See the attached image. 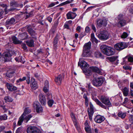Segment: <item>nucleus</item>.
<instances>
[{
  "mask_svg": "<svg viewBox=\"0 0 133 133\" xmlns=\"http://www.w3.org/2000/svg\"><path fill=\"white\" fill-rule=\"evenodd\" d=\"M123 68L125 70H130L131 69V67L128 66L124 65L123 66Z\"/></svg>",
  "mask_w": 133,
  "mask_h": 133,
  "instance_id": "obj_54",
  "label": "nucleus"
},
{
  "mask_svg": "<svg viewBox=\"0 0 133 133\" xmlns=\"http://www.w3.org/2000/svg\"><path fill=\"white\" fill-rule=\"evenodd\" d=\"M88 116L90 120L91 121L92 119V117L94 114V113L89 112V109H88Z\"/></svg>",
  "mask_w": 133,
  "mask_h": 133,
  "instance_id": "obj_47",
  "label": "nucleus"
},
{
  "mask_svg": "<svg viewBox=\"0 0 133 133\" xmlns=\"http://www.w3.org/2000/svg\"><path fill=\"white\" fill-rule=\"evenodd\" d=\"M33 106L34 108L36 109L37 113H41L43 112V108L38 101H35L34 102Z\"/></svg>",
  "mask_w": 133,
  "mask_h": 133,
  "instance_id": "obj_8",
  "label": "nucleus"
},
{
  "mask_svg": "<svg viewBox=\"0 0 133 133\" xmlns=\"http://www.w3.org/2000/svg\"><path fill=\"white\" fill-rule=\"evenodd\" d=\"M62 38L60 34H57L56 36L54 38L53 47L54 49L56 50L58 47L57 44L59 40Z\"/></svg>",
  "mask_w": 133,
  "mask_h": 133,
  "instance_id": "obj_11",
  "label": "nucleus"
},
{
  "mask_svg": "<svg viewBox=\"0 0 133 133\" xmlns=\"http://www.w3.org/2000/svg\"><path fill=\"white\" fill-rule=\"evenodd\" d=\"M100 48L102 52L107 55H112L115 53L114 50L113 48L106 45H102Z\"/></svg>",
  "mask_w": 133,
  "mask_h": 133,
  "instance_id": "obj_3",
  "label": "nucleus"
},
{
  "mask_svg": "<svg viewBox=\"0 0 133 133\" xmlns=\"http://www.w3.org/2000/svg\"><path fill=\"white\" fill-rule=\"evenodd\" d=\"M83 52L82 55L83 57H88L91 56V54L89 51L83 50Z\"/></svg>",
  "mask_w": 133,
  "mask_h": 133,
  "instance_id": "obj_28",
  "label": "nucleus"
},
{
  "mask_svg": "<svg viewBox=\"0 0 133 133\" xmlns=\"http://www.w3.org/2000/svg\"><path fill=\"white\" fill-rule=\"evenodd\" d=\"M70 12L71 17H72V18H73L72 19H73L75 18L77 15L75 13L73 12Z\"/></svg>",
  "mask_w": 133,
  "mask_h": 133,
  "instance_id": "obj_50",
  "label": "nucleus"
},
{
  "mask_svg": "<svg viewBox=\"0 0 133 133\" xmlns=\"http://www.w3.org/2000/svg\"><path fill=\"white\" fill-rule=\"evenodd\" d=\"M84 62H85V61H82L80 63V62H79L78 63V66H80L82 69L85 66V64L83 63Z\"/></svg>",
  "mask_w": 133,
  "mask_h": 133,
  "instance_id": "obj_44",
  "label": "nucleus"
},
{
  "mask_svg": "<svg viewBox=\"0 0 133 133\" xmlns=\"http://www.w3.org/2000/svg\"><path fill=\"white\" fill-rule=\"evenodd\" d=\"M88 124L87 123H85V125H87L85 128V130L87 132L89 133L91 132L90 128L89 125H88Z\"/></svg>",
  "mask_w": 133,
  "mask_h": 133,
  "instance_id": "obj_36",
  "label": "nucleus"
},
{
  "mask_svg": "<svg viewBox=\"0 0 133 133\" xmlns=\"http://www.w3.org/2000/svg\"><path fill=\"white\" fill-rule=\"evenodd\" d=\"M10 5L11 7L8 9L9 11H19L20 9H17L16 8L18 7L21 8L23 6V4L21 2L14 0L10 2Z\"/></svg>",
  "mask_w": 133,
  "mask_h": 133,
  "instance_id": "obj_2",
  "label": "nucleus"
},
{
  "mask_svg": "<svg viewBox=\"0 0 133 133\" xmlns=\"http://www.w3.org/2000/svg\"><path fill=\"white\" fill-rule=\"evenodd\" d=\"M109 34L108 32L105 30H103L100 32L98 35V37L101 40L105 41L109 38Z\"/></svg>",
  "mask_w": 133,
  "mask_h": 133,
  "instance_id": "obj_5",
  "label": "nucleus"
},
{
  "mask_svg": "<svg viewBox=\"0 0 133 133\" xmlns=\"http://www.w3.org/2000/svg\"><path fill=\"white\" fill-rule=\"evenodd\" d=\"M91 27L92 29L95 32L96 31V29L95 26L92 24L91 25Z\"/></svg>",
  "mask_w": 133,
  "mask_h": 133,
  "instance_id": "obj_61",
  "label": "nucleus"
},
{
  "mask_svg": "<svg viewBox=\"0 0 133 133\" xmlns=\"http://www.w3.org/2000/svg\"><path fill=\"white\" fill-rule=\"evenodd\" d=\"M105 119L104 117L97 115L95 118V120L97 123H100L102 122Z\"/></svg>",
  "mask_w": 133,
  "mask_h": 133,
  "instance_id": "obj_19",
  "label": "nucleus"
},
{
  "mask_svg": "<svg viewBox=\"0 0 133 133\" xmlns=\"http://www.w3.org/2000/svg\"><path fill=\"white\" fill-rule=\"evenodd\" d=\"M67 18L68 19H72V17L71 16V15L70 12H69L66 14Z\"/></svg>",
  "mask_w": 133,
  "mask_h": 133,
  "instance_id": "obj_51",
  "label": "nucleus"
},
{
  "mask_svg": "<svg viewBox=\"0 0 133 133\" xmlns=\"http://www.w3.org/2000/svg\"><path fill=\"white\" fill-rule=\"evenodd\" d=\"M15 59L16 61L20 62L23 64H24L25 62L24 59L23 58V57L22 56H19L16 57L15 58Z\"/></svg>",
  "mask_w": 133,
  "mask_h": 133,
  "instance_id": "obj_27",
  "label": "nucleus"
},
{
  "mask_svg": "<svg viewBox=\"0 0 133 133\" xmlns=\"http://www.w3.org/2000/svg\"><path fill=\"white\" fill-rule=\"evenodd\" d=\"M24 116H22V115L19 118V120L17 124L19 125H21L23 121L24 120V119L23 118V117Z\"/></svg>",
  "mask_w": 133,
  "mask_h": 133,
  "instance_id": "obj_39",
  "label": "nucleus"
},
{
  "mask_svg": "<svg viewBox=\"0 0 133 133\" xmlns=\"http://www.w3.org/2000/svg\"><path fill=\"white\" fill-rule=\"evenodd\" d=\"M26 79V78L25 77H24L22 78H20L19 79L17 80L16 82V84H19L18 83L19 82H21L22 81H25Z\"/></svg>",
  "mask_w": 133,
  "mask_h": 133,
  "instance_id": "obj_45",
  "label": "nucleus"
},
{
  "mask_svg": "<svg viewBox=\"0 0 133 133\" xmlns=\"http://www.w3.org/2000/svg\"><path fill=\"white\" fill-rule=\"evenodd\" d=\"M16 22L15 19L12 17L6 20L5 23V25L7 27L14 25Z\"/></svg>",
  "mask_w": 133,
  "mask_h": 133,
  "instance_id": "obj_12",
  "label": "nucleus"
},
{
  "mask_svg": "<svg viewBox=\"0 0 133 133\" xmlns=\"http://www.w3.org/2000/svg\"><path fill=\"white\" fill-rule=\"evenodd\" d=\"M46 19L49 22L51 23L52 21V18L50 17H48L46 18Z\"/></svg>",
  "mask_w": 133,
  "mask_h": 133,
  "instance_id": "obj_60",
  "label": "nucleus"
},
{
  "mask_svg": "<svg viewBox=\"0 0 133 133\" xmlns=\"http://www.w3.org/2000/svg\"><path fill=\"white\" fill-rule=\"evenodd\" d=\"M24 132V129L23 127H21L18 128L16 131V133H20Z\"/></svg>",
  "mask_w": 133,
  "mask_h": 133,
  "instance_id": "obj_35",
  "label": "nucleus"
},
{
  "mask_svg": "<svg viewBox=\"0 0 133 133\" xmlns=\"http://www.w3.org/2000/svg\"><path fill=\"white\" fill-rule=\"evenodd\" d=\"M118 115L119 117L122 118H124L126 116V114L120 111L119 112Z\"/></svg>",
  "mask_w": 133,
  "mask_h": 133,
  "instance_id": "obj_37",
  "label": "nucleus"
},
{
  "mask_svg": "<svg viewBox=\"0 0 133 133\" xmlns=\"http://www.w3.org/2000/svg\"><path fill=\"white\" fill-rule=\"evenodd\" d=\"M33 106L34 108L36 109L37 113H41L43 112V108L38 101H35L34 102Z\"/></svg>",
  "mask_w": 133,
  "mask_h": 133,
  "instance_id": "obj_9",
  "label": "nucleus"
},
{
  "mask_svg": "<svg viewBox=\"0 0 133 133\" xmlns=\"http://www.w3.org/2000/svg\"><path fill=\"white\" fill-rule=\"evenodd\" d=\"M32 117V116L31 114H29L26 116H25L24 117H23L24 120L25 121L26 123H27Z\"/></svg>",
  "mask_w": 133,
  "mask_h": 133,
  "instance_id": "obj_33",
  "label": "nucleus"
},
{
  "mask_svg": "<svg viewBox=\"0 0 133 133\" xmlns=\"http://www.w3.org/2000/svg\"><path fill=\"white\" fill-rule=\"evenodd\" d=\"M85 34L84 32H82L80 34V35L79 37V38L81 39L85 35Z\"/></svg>",
  "mask_w": 133,
  "mask_h": 133,
  "instance_id": "obj_56",
  "label": "nucleus"
},
{
  "mask_svg": "<svg viewBox=\"0 0 133 133\" xmlns=\"http://www.w3.org/2000/svg\"><path fill=\"white\" fill-rule=\"evenodd\" d=\"M4 99L6 103L8 102H11L13 101V99L11 97L8 96H6L5 97Z\"/></svg>",
  "mask_w": 133,
  "mask_h": 133,
  "instance_id": "obj_34",
  "label": "nucleus"
},
{
  "mask_svg": "<svg viewBox=\"0 0 133 133\" xmlns=\"http://www.w3.org/2000/svg\"><path fill=\"white\" fill-rule=\"evenodd\" d=\"M118 57L117 56H112L110 57H108L107 59L111 62H113L116 60L118 58Z\"/></svg>",
  "mask_w": 133,
  "mask_h": 133,
  "instance_id": "obj_31",
  "label": "nucleus"
},
{
  "mask_svg": "<svg viewBox=\"0 0 133 133\" xmlns=\"http://www.w3.org/2000/svg\"><path fill=\"white\" fill-rule=\"evenodd\" d=\"M54 103V101L52 99L49 100L48 102V106L50 107H52Z\"/></svg>",
  "mask_w": 133,
  "mask_h": 133,
  "instance_id": "obj_46",
  "label": "nucleus"
},
{
  "mask_svg": "<svg viewBox=\"0 0 133 133\" xmlns=\"http://www.w3.org/2000/svg\"><path fill=\"white\" fill-rule=\"evenodd\" d=\"M103 21L102 19H99L97 21V26L99 28L101 27L103 23Z\"/></svg>",
  "mask_w": 133,
  "mask_h": 133,
  "instance_id": "obj_40",
  "label": "nucleus"
},
{
  "mask_svg": "<svg viewBox=\"0 0 133 133\" xmlns=\"http://www.w3.org/2000/svg\"><path fill=\"white\" fill-rule=\"evenodd\" d=\"M27 133H41V131L40 129L35 127L29 126L27 129Z\"/></svg>",
  "mask_w": 133,
  "mask_h": 133,
  "instance_id": "obj_10",
  "label": "nucleus"
},
{
  "mask_svg": "<svg viewBox=\"0 0 133 133\" xmlns=\"http://www.w3.org/2000/svg\"><path fill=\"white\" fill-rule=\"evenodd\" d=\"M1 6L3 8H5V10L7 9V5L6 4H3L1 5Z\"/></svg>",
  "mask_w": 133,
  "mask_h": 133,
  "instance_id": "obj_64",
  "label": "nucleus"
},
{
  "mask_svg": "<svg viewBox=\"0 0 133 133\" xmlns=\"http://www.w3.org/2000/svg\"><path fill=\"white\" fill-rule=\"evenodd\" d=\"M122 91L124 96H127L129 94V90L127 88L125 87Z\"/></svg>",
  "mask_w": 133,
  "mask_h": 133,
  "instance_id": "obj_32",
  "label": "nucleus"
},
{
  "mask_svg": "<svg viewBox=\"0 0 133 133\" xmlns=\"http://www.w3.org/2000/svg\"><path fill=\"white\" fill-rule=\"evenodd\" d=\"M91 45V43L90 42L85 43L83 47V50L89 51L90 49Z\"/></svg>",
  "mask_w": 133,
  "mask_h": 133,
  "instance_id": "obj_23",
  "label": "nucleus"
},
{
  "mask_svg": "<svg viewBox=\"0 0 133 133\" xmlns=\"http://www.w3.org/2000/svg\"><path fill=\"white\" fill-rule=\"evenodd\" d=\"M91 40L93 43H97L98 42V41L95 37L94 33H91Z\"/></svg>",
  "mask_w": 133,
  "mask_h": 133,
  "instance_id": "obj_30",
  "label": "nucleus"
},
{
  "mask_svg": "<svg viewBox=\"0 0 133 133\" xmlns=\"http://www.w3.org/2000/svg\"><path fill=\"white\" fill-rule=\"evenodd\" d=\"M100 100L104 104L108 106V107H112V105L108 97L104 96H101L100 97Z\"/></svg>",
  "mask_w": 133,
  "mask_h": 133,
  "instance_id": "obj_7",
  "label": "nucleus"
},
{
  "mask_svg": "<svg viewBox=\"0 0 133 133\" xmlns=\"http://www.w3.org/2000/svg\"><path fill=\"white\" fill-rule=\"evenodd\" d=\"M5 86L8 90L10 91H13L16 90L17 89L16 87L9 83H7L6 84Z\"/></svg>",
  "mask_w": 133,
  "mask_h": 133,
  "instance_id": "obj_17",
  "label": "nucleus"
},
{
  "mask_svg": "<svg viewBox=\"0 0 133 133\" xmlns=\"http://www.w3.org/2000/svg\"><path fill=\"white\" fill-rule=\"evenodd\" d=\"M28 36L26 32H24L19 35L18 38L21 40H23L28 38Z\"/></svg>",
  "mask_w": 133,
  "mask_h": 133,
  "instance_id": "obj_22",
  "label": "nucleus"
},
{
  "mask_svg": "<svg viewBox=\"0 0 133 133\" xmlns=\"http://www.w3.org/2000/svg\"><path fill=\"white\" fill-rule=\"evenodd\" d=\"M14 74V72L8 71H7L6 72V76L7 77L11 78L12 76Z\"/></svg>",
  "mask_w": 133,
  "mask_h": 133,
  "instance_id": "obj_38",
  "label": "nucleus"
},
{
  "mask_svg": "<svg viewBox=\"0 0 133 133\" xmlns=\"http://www.w3.org/2000/svg\"><path fill=\"white\" fill-rule=\"evenodd\" d=\"M94 101L97 105L105 109H107V107L102 103L98 99H94Z\"/></svg>",
  "mask_w": 133,
  "mask_h": 133,
  "instance_id": "obj_21",
  "label": "nucleus"
},
{
  "mask_svg": "<svg viewBox=\"0 0 133 133\" xmlns=\"http://www.w3.org/2000/svg\"><path fill=\"white\" fill-rule=\"evenodd\" d=\"M95 54L97 57L103 58V57L102 54L99 52H97L95 53Z\"/></svg>",
  "mask_w": 133,
  "mask_h": 133,
  "instance_id": "obj_48",
  "label": "nucleus"
},
{
  "mask_svg": "<svg viewBox=\"0 0 133 133\" xmlns=\"http://www.w3.org/2000/svg\"><path fill=\"white\" fill-rule=\"evenodd\" d=\"M129 62L133 63V57L131 56H126L123 59V63L124 64H128Z\"/></svg>",
  "mask_w": 133,
  "mask_h": 133,
  "instance_id": "obj_14",
  "label": "nucleus"
},
{
  "mask_svg": "<svg viewBox=\"0 0 133 133\" xmlns=\"http://www.w3.org/2000/svg\"><path fill=\"white\" fill-rule=\"evenodd\" d=\"M128 44L124 42H121L116 44L114 46L115 48L117 50H121L127 48Z\"/></svg>",
  "mask_w": 133,
  "mask_h": 133,
  "instance_id": "obj_6",
  "label": "nucleus"
},
{
  "mask_svg": "<svg viewBox=\"0 0 133 133\" xmlns=\"http://www.w3.org/2000/svg\"><path fill=\"white\" fill-rule=\"evenodd\" d=\"M123 17V15L122 14H119L118 16V19L119 20L123 19H122Z\"/></svg>",
  "mask_w": 133,
  "mask_h": 133,
  "instance_id": "obj_58",
  "label": "nucleus"
},
{
  "mask_svg": "<svg viewBox=\"0 0 133 133\" xmlns=\"http://www.w3.org/2000/svg\"><path fill=\"white\" fill-rule=\"evenodd\" d=\"M81 27L80 26H78L76 29V30L77 31L79 32H81Z\"/></svg>",
  "mask_w": 133,
  "mask_h": 133,
  "instance_id": "obj_63",
  "label": "nucleus"
},
{
  "mask_svg": "<svg viewBox=\"0 0 133 133\" xmlns=\"http://www.w3.org/2000/svg\"><path fill=\"white\" fill-rule=\"evenodd\" d=\"M63 77V76L60 74L56 77L55 81L57 84L59 85L61 84Z\"/></svg>",
  "mask_w": 133,
  "mask_h": 133,
  "instance_id": "obj_20",
  "label": "nucleus"
},
{
  "mask_svg": "<svg viewBox=\"0 0 133 133\" xmlns=\"http://www.w3.org/2000/svg\"><path fill=\"white\" fill-rule=\"evenodd\" d=\"M89 106L90 107V110L89 109V112H92L94 113V107L93 105L92 104V103L90 102L89 103ZM88 109H89V108Z\"/></svg>",
  "mask_w": 133,
  "mask_h": 133,
  "instance_id": "obj_43",
  "label": "nucleus"
},
{
  "mask_svg": "<svg viewBox=\"0 0 133 133\" xmlns=\"http://www.w3.org/2000/svg\"><path fill=\"white\" fill-rule=\"evenodd\" d=\"M83 63L85 64V66L82 69V70L86 76H90L92 74V72L98 74L100 73L101 71L100 70L96 67L91 66L87 69L89 67V65L85 62Z\"/></svg>",
  "mask_w": 133,
  "mask_h": 133,
  "instance_id": "obj_1",
  "label": "nucleus"
},
{
  "mask_svg": "<svg viewBox=\"0 0 133 133\" xmlns=\"http://www.w3.org/2000/svg\"><path fill=\"white\" fill-rule=\"evenodd\" d=\"M90 30V28L88 26H87L85 28V32L87 33H88L89 32Z\"/></svg>",
  "mask_w": 133,
  "mask_h": 133,
  "instance_id": "obj_57",
  "label": "nucleus"
},
{
  "mask_svg": "<svg viewBox=\"0 0 133 133\" xmlns=\"http://www.w3.org/2000/svg\"><path fill=\"white\" fill-rule=\"evenodd\" d=\"M11 55L9 52H5L3 53V56L6 61H9L11 57Z\"/></svg>",
  "mask_w": 133,
  "mask_h": 133,
  "instance_id": "obj_16",
  "label": "nucleus"
},
{
  "mask_svg": "<svg viewBox=\"0 0 133 133\" xmlns=\"http://www.w3.org/2000/svg\"><path fill=\"white\" fill-rule=\"evenodd\" d=\"M126 24V21L124 19H122L119 21L118 25V26L122 27Z\"/></svg>",
  "mask_w": 133,
  "mask_h": 133,
  "instance_id": "obj_25",
  "label": "nucleus"
},
{
  "mask_svg": "<svg viewBox=\"0 0 133 133\" xmlns=\"http://www.w3.org/2000/svg\"><path fill=\"white\" fill-rule=\"evenodd\" d=\"M129 101V99L127 98H125L124 100V101L123 102V104L124 106V104L127 103Z\"/></svg>",
  "mask_w": 133,
  "mask_h": 133,
  "instance_id": "obj_55",
  "label": "nucleus"
},
{
  "mask_svg": "<svg viewBox=\"0 0 133 133\" xmlns=\"http://www.w3.org/2000/svg\"><path fill=\"white\" fill-rule=\"evenodd\" d=\"M31 86L32 89L35 90L37 88L38 86L37 83L34 78H31Z\"/></svg>",
  "mask_w": 133,
  "mask_h": 133,
  "instance_id": "obj_18",
  "label": "nucleus"
},
{
  "mask_svg": "<svg viewBox=\"0 0 133 133\" xmlns=\"http://www.w3.org/2000/svg\"><path fill=\"white\" fill-rule=\"evenodd\" d=\"M27 31L31 36H33L32 37L33 38L35 39L36 38V37H35V36L37 35V33L32 29L28 27H27Z\"/></svg>",
  "mask_w": 133,
  "mask_h": 133,
  "instance_id": "obj_15",
  "label": "nucleus"
},
{
  "mask_svg": "<svg viewBox=\"0 0 133 133\" xmlns=\"http://www.w3.org/2000/svg\"><path fill=\"white\" fill-rule=\"evenodd\" d=\"M22 47L24 50H26L27 49V47L26 45L24 43H22L21 45Z\"/></svg>",
  "mask_w": 133,
  "mask_h": 133,
  "instance_id": "obj_53",
  "label": "nucleus"
},
{
  "mask_svg": "<svg viewBox=\"0 0 133 133\" xmlns=\"http://www.w3.org/2000/svg\"><path fill=\"white\" fill-rule=\"evenodd\" d=\"M128 36V34L126 32H124L121 36L122 38H127Z\"/></svg>",
  "mask_w": 133,
  "mask_h": 133,
  "instance_id": "obj_49",
  "label": "nucleus"
},
{
  "mask_svg": "<svg viewBox=\"0 0 133 133\" xmlns=\"http://www.w3.org/2000/svg\"><path fill=\"white\" fill-rule=\"evenodd\" d=\"M48 88H46H46H45V87H44L43 89V91L45 93H46L47 92H48Z\"/></svg>",
  "mask_w": 133,
  "mask_h": 133,
  "instance_id": "obj_59",
  "label": "nucleus"
},
{
  "mask_svg": "<svg viewBox=\"0 0 133 133\" xmlns=\"http://www.w3.org/2000/svg\"><path fill=\"white\" fill-rule=\"evenodd\" d=\"M55 5V4L54 3H52L49 4L48 6V7L51 8L53 6H54Z\"/></svg>",
  "mask_w": 133,
  "mask_h": 133,
  "instance_id": "obj_62",
  "label": "nucleus"
},
{
  "mask_svg": "<svg viewBox=\"0 0 133 133\" xmlns=\"http://www.w3.org/2000/svg\"><path fill=\"white\" fill-rule=\"evenodd\" d=\"M86 87L88 89V90L89 91H91L92 90L93 87L91 86L90 83L87 84Z\"/></svg>",
  "mask_w": 133,
  "mask_h": 133,
  "instance_id": "obj_42",
  "label": "nucleus"
},
{
  "mask_svg": "<svg viewBox=\"0 0 133 133\" xmlns=\"http://www.w3.org/2000/svg\"><path fill=\"white\" fill-rule=\"evenodd\" d=\"M31 112V110L29 108H26L24 111L22 115V116H25L26 115L29 114Z\"/></svg>",
  "mask_w": 133,
  "mask_h": 133,
  "instance_id": "obj_29",
  "label": "nucleus"
},
{
  "mask_svg": "<svg viewBox=\"0 0 133 133\" xmlns=\"http://www.w3.org/2000/svg\"><path fill=\"white\" fill-rule=\"evenodd\" d=\"M7 119V116L6 114L0 115V120H4Z\"/></svg>",
  "mask_w": 133,
  "mask_h": 133,
  "instance_id": "obj_41",
  "label": "nucleus"
},
{
  "mask_svg": "<svg viewBox=\"0 0 133 133\" xmlns=\"http://www.w3.org/2000/svg\"><path fill=\"white\" fill-rule=\"evenodd\" d=\"M26 43L27 45L30 47H33L34 46V42L32 39L28 40Z\"/></svg>",
  "mask_w": 133,
  "mask_h": 133,
  "instance_id": "obj_24",
  "label": "nucleus"
},
{
  "mask_svg": "<svg viewBox=\"0 0 133 133\" xmlns=\"http://www.w3.org/2000/svg\"><path fill=\"white\" fill-rule=\"evenodd\" d=\"M49 87V83L48 81H45V83L44 84V87H45V88H46H46H48Z\"/></svg>",
  "mask_w": 133,
  "mask_h": 133,
  "instance_id": "obj_52",
  "label": "nucleus"
},
{
  "mask_svg": "<svg viewBox=\"0 0 133 133\" xmlns=\"http://www.w3.org/2000/svg\"><path fill=\"white\" fill-rule=\"evenodd\" d=\"M103 82V79L101 77L94 78L91 81L92 84L94 86L98 87L101 86Z\"/></svg>",
  "mask_w": 133,
  "mask_h": 133,
  "instance_id": "obj_4",
  "label": "nucleus"
},
{
  "mask_svg": "<svg viewBox=\"0 0 133 133\" xmlns=\"http://www.w3.org/2000/svg\"><path fill=\"white\" fill-rule=\"evenodd\" d=\"M39 100L42 105H45L46 104V98L45 96L41 93L38 96Z\"/></svg>",
  "mask_w": 133,
  "mask_h": 133,
  "instance_id": "obj_13",
  "label": "nucleus"
},
{
  "mask_svg": "<svg viewBox=\"0 0 133 133\" xmlns=\"http://www.w3.org/2000/svg\"><path fill=\"white\" fill-rule=\"evenodd\" d=\"M12 40L14 43L16 44H20L22 42L19 40L18 38L15 36H13L12 37Z\"/></svg>",
  "mask_w": 133,
  "mask_h": 133,
  "instance_id": "obj_26",
  "label": "nucleus"
}]
</instances>
